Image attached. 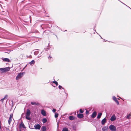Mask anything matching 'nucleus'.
<instances>
[{"label":"nucleus","instance_id":"1","mask_svg":"<svg viewBox=\"0 0 131 131\" xmlns=\"http://www.w3.org/2000/svg\"><path fill=\"white\" fill-rule=\"evenodd\" d=\"M10 68L9 67H7L4 68H0V72H4L8 71L10 70Z\"/></svg>","mask_w":131,"mask_h":131},{"label":"nucleus","instance_id":"38","mask_svg":"<svg viewBox=\"0 0 131 131\" xmlns=\"http://www.w3.org/2000/svg\"><path fill=\"white\" fill-rule=\"evenodd\" d=\"M52 58V57L50 56H49V57H48V58L49 59V58Z\"/></svg>","mask_w":131,"mask_h":131},{"label":"nucleus","instance_id":"19","mask_svg":"<svg viewBox=\"0 0 131 131\" xmlns=\"http://www.w3.org/2000/svg\"><path fill=\"white\" fill-rule=\"evenodd\" d=\"M59 89H63V91L65 92V93L66 94H67L66 92H65L64 88H62V87L61 86L59 85Z\"/></svg>","mask_w":131,"mask_h":131},{"label":"nucleus","instance_id":"20","mask_svg":"<svg viewBox=\"0 0 131 131\" xmlns=\"http://www.w3.org/2000/svg\"><path fill=\"white\" fill-rule=\"evenodd\" d=\"M42 122L43 123H46L47 122V119L45 118H44L42 119Z\"/></svg>","mask_w":131,"mask_h":131},{"label":"nucleus","instance_id":"30","mask_svg":"<svg viewBox=\"0 0 131 131\" xmlns=\"http://www.w3.org/2000/svg\"><path fill=\"white\" fill-rule=\"evenodd\" d=\"M13 114H11L10 115V117H9V118H12L13 117Z\"/></svg>","mask_w":131,"mask_h":131},{"label":"nucleus","instance_id":"37","mask_svg":"<svg viewBox=\"0 0 131 131\" xmlns=\"http://www.w3.org/2000/svg\"><path fill=\"white\" fill-rule=\"evenodd\" d=\"M121 98V97H119L117 99H118L119 100H120Z\"/></svg>","mask_w":131,"mask_h":131},{"label":"nucleus","instance_id":"45","mask_svg":"<svg viewBox=\"0 0 131 131\" xmlns=\"http://www.w3.org/2000/svg\"><path fill=\"white\" fill-rule=\"evenodd\" d=\"M128 7L129 8H130V9H131V8H130V7Z\"/></svg>","mask_w":131,"mask_h":131},{"label":"nucleus","instance_id":"5","mask_svg":"<svg viewBox=\"0 0 131 131\" xmlns=\"http://www.w3.org/2000/svg\"><path fill=\"white\" fill-rule=\"evenodd\" d=\"M116 117L114 115H113L110 118V120L112 122L114 121L116 119Z\"/></svg>","mask_w":131,"mask_h":131},{"label":"nucleus","instance_id":"27","mask_svg":"<svg viewBox=\"0 0 131 131\" xmlns=\"http://www.w3.org/2000/svg\"><path fill=\"white\" fill-rule=\"evenodd\" d=\"M7 95H5L4 97L3 98V99L5 100V99H6L7 98Z\"/></svg>","mask_w":131,"mask_h":131},{"label":"nucleus","instance_id":"10","mask_svg":"<svg viewBox=\"0 0 131 131\" xmlns=\"http://www.w3.org/2000/svg\"><path fill=\"white\" fill-rule=\"evenodd\" d=\"M77 116L78 118H81L84 117L83 115L82 114H77Z\"/></svg>","mask_w":131,"mask_h":131},{"label":"nucleus","instance_id":"36","mask_svg":"<svg viewBox=\"0 0 131 131\" xmlns=\"http://www.w3.org/2000/svg\"><path fill=\"white\" fill-rule=\"evenodd\" d=\"M1 121H0V129H1L2 128H1Z\"/></svg>","mask_w":131,"mask_h":131},{"label":"nucleus","instance_id":"40","mask_svg":"<svg viewBox=\"0 0 131 131\" xmlns=\"http://www.w3.org/2000/svg\"><path fill=\"white\" fill-rule=\"evenodd\" d=\"M129 115H130V116H131V113H130V114H129Z\"/></svg>","mask_w":131,"mask_h":131},{"label":"nucleus","instance_id":"28","mask_svg":"<svg viewBox=\"0 0 131 131\" xmlns=\"http://www.w3.org/2000/svg\"><path fill=\"white\" fill-rule=\"evenodd\" d=\"M10 51H11L10 50H8L6 51V52L8 53H9L10 52Z\"/></svg>","mask_w":131,"mask_h":131},{"label":"nucleus","instance_id":"3","mask_svg":"<svg viewBox=\"0 0 131 131\" xmlns=\"http://www.w3.org/2000/svg\"><path fill=\"white\" fill-rule=\"evenodd\" d=\"M24 72H20V73H18V75L16 77V80H18L19 79H20L23 76Z\"/></svg>","mask_w":131,"mask_h":131},{"label":"nucleus","instance_id":"16","mask_svg":"<svg viewBox=\"0 0 131 131\" xmlns=\"http://www.w3.org/2000/svg\"><path fill=\"white\" fill-rule=\"evenodd\" d=\"M42 130L41 131H46V127L45 126H43L41 128Z\"/></svg>","mask_w":131,"mask_h":131},{"label":"nucleus","instance_id":"2","mask_svg":"<svg viewBox=\"0 0 131 131\" xmlns=\"http://www.w3.org/2000/svg\"><path fill=\"white\" fill-rule=\"evenodd\" d=\"M31 112L30 110L27 109V112L26 113V118L28 120H30L31 118L29 117V116Z\"/></svg>","mask_w":131,"mask_h":131},{"label":"nucleus","instance_id":"41","mask_svg":"<svg viewBox=\"0 0 131 131\" xmlns=\"http://www.w3.org/2000/svg\"><path fill=\"white\" fill-rule=\"evenodd\" d=\"M128 7L129 8H130V9H131V8H130V7Z\"/></svg>","mask_w":131,"mask_h":131},{"label":"nucleus","instance_id":"12","mask_svg":"<svg viewBox=\"0 0 131 131\" xmlns=\"http://www.w3.org/2000/svg\"><path fill=\"white\" fill-rule=\"evenodd\" d=\"M2 60L8 62H10V60L9 59L7 58H2Z\"/></svg>","mask_w":131,"mask_h":131},{"label":"nucleus","instance_id":"7","mask_svg":"<svg viewBox=\"0 0 131 131\" xmlns=\"http://www.w3.org/2000/svg\"><path fill=\"white\" fill-rule=\"evenodd\" d=\"M35 129H40L41 127V126L39 124H37L35 125L34 126Z\"/></svg>","mask_w":131,"mask_h":131},{"label":"nucleus","instance_id":"4","mask_svg":"<svg viewBox=\"0 0 131 131\" xmlns=\"http://www.w3.org/2000/svg\"><path fill=\"white\" fill-rule=\"evenodd\" d=\"M110 129L112 131H116V128L114 125H111L109 127Z\"/></svg>","mask_w":131,"mask_h":131},{"label":"nucleus","instance_id":"26","mask_svg":"<svg viewBox=\"0 0 131 131\" xmlns=\"http://www.w3.org/2000/svg\"><path fill=\"white\" fill-rule=\"evenodd\" d=\"M80 112L81 113H83L84 111L82 109H80L79 110Z\"/></svg>","mask_w":131,"mask_h":131},{"label":"nucleus","instance_id":"8","mask_svg":"<svg viewBox=\"0 0 131 131\" xmlns=\"http://www.w3.org/2000/svg\"><path fill=\"white\" fill-rule=\"evenodd\" d=\"M96 112H94L92 114L91 117L93 118H95L96 115Z\"/></svg>","mask_w":131,"mask_h":131},{"label":"nucleus","instance_id":"29","mask_svg":"<svg viewBox=\"0 0 131 131\" xmlns=\"http://www.w3.org/2000/svg\"><path fill=\"white\" fill-rule=\"evenodd\" d=\"M31 104L32 105H35V104L37 105V104L36 103L32 102H31Z\"/></svg>","mask_w":131,"mask_h":131},{"label":"nucleus","instance_id":"33","mask_svg":"<svg viewBox=\"0 0 131 131\" xmlns=\"http://www.w3.org/2000/svg\"><path fill=\"white\" fill-rule=\"evenodd\" d=\"M89 111H86V114H89Z\"/></svg>","mask_w":131,"mask_h":131},{"label":"nucleus","instance_id":"15","mask_svg":"<svg viewBox=\"0 0 131 131\" xmlns=\"http://www.w3.org/2000/svg\"><path fill=\"white\" fill-rule=\"evenodd\" d=\"M102 115V113H98L97 116V118L98 119L100 118L101 115Z\"/></svg>","mask_w":131,"mask_h":131},{"label":"nucleus","instance_id":"9","mask_svg":"<svg viewBox=\"0 0 131 131\" xmlns=\"http://www.w3.org/2000/svg\"><path fill=\"white\" fill-rule=\"evenodd\" d=\"M108 129V127L107 126H104L102 128V130L103 131H107Z\"/></svg>","mask_w":131,"mask_h":131},{"label":"nucleus","instance_id":"39","mask_svg":"<svg viewBox=\"0 0 131 131\" xmlns=\"http://www.w3.org/2000/svg\"><path fill=\"white\" fill-rule=\"evenodd\" d=\"M40 56L38 55V58H39L40 57Z\"/></svg>","mask_w":131,"mask_h":131},{"label":"nucleus","instance_id":"22","mask_svg":"<svg viewBox=\"0 0 131 131\" xmlns=\"http://www.w3.org/2000/svg\"><path fill=\"white\" fill-rule=\"evenodd\" d=\"M12 121V118H9L8 120V123L9 125L10 124L11 121Z\"/></svg>","mask_w":131,"mask_h":131},{"label":"nucleus","instance_id":"14","mask_svg":"<svg viewBox=\"0 0 131 131\" xmlns=\"http://www.w3.org/2000/svg\"><path fill=\"white\" fill-rule=\"evenodd\" d=\"M35 62V61L34 60H32L30 62L29 64L31 65L32 66L34 64Z\"/></svg>","mask_w":131,"mask_h":131},{"label":"nucleus","instance_id":"6","mask_svg":"<svg viewBox=\"0 0 131 131\" xmlns=\"http://www.w3.org/2000/svg\"><path fill=\"white\" fill-rule=\"evenodd\" d=\"M113 99L116 102L118 105H119V103L118 101L117 100L115 96H113Z\"/></svg>","mask_w":131,"mask_h":131},{"label":"nucleus","instance_id":"11","mask_svg":"<svg viewBox=\"0 0 131 131\" xmlns=\"http://www.w3.org/2000/svg\"><path fill=\"white\" fill-rule=\"evenodd\" d=\"M106 119L105 118L103 119L101 121V123L103 125H104L106 122Z\"/></svg>","mask_w":131,"mask_h":131},{"label":"nucleus","instance_id":"13","mask_svg":"<svg viewBox=\"0 0 131 131\" xmlns=\"http://www.w3.org/2000/svg\"><path fill=\"white\" fill-rule=\"evenodd\" d=\"M41 114L44 116H45L46 115V112L44 110H42L41 111Z\"/></svg>","mask_w":131,"mask_h":131},{"label":"nucleus","instance_id":"34","mask_svg":"<svg viewBox=\"0 0 131 131\" xmlns=\"http://www.w3.org/2000/svg\"><path fill=\"white\" fill-rule=\"evenodd\" d=\"M4 100V99L3 98L2 99H1V101L2 102V103H3V101Z\"/></svg>","mask_w":131,"mask_h":131},{"label":"nucleus","instance_id":"21","mask_svg":"<svg viewBox=\"0 0 131 131\" xmlns=\"http://www.w3.org/2000/svg\"><path fill=\"white\" fill-rule=\"evenodd\" d=\"M62 131H68V129L67 128H64L63 129Z\"/></svg>","mask_w":131,"mask_h":131},{"label":"nucleus","instance_id":"43","mask_svg":"<svg viewBox=\"0 0 131 131\" xmlns=\"http://www.w3.org/2000/svg\"><path fill=\"white\" fill-rule=\"evenodd\" d=\"M128 7L129 8H130V9H131V8H130V7Z\"/></svg>","mask_w":131,"mask_h":131},{"label":"nucleus","instance_id":"18","mask_svg":"<svg viewBox=\"0 0 131 131\" xmlns=\"http://www.w3.org/2000/svg\"><path fill=\"white\" fill-rule=\"evenodd\" d=\"M37 50H39L38 49H36L35 50H36L34 52V54L35 55H37L39 53V51H37Z\"/></svg>","mask_w":131,"mask_h":131},{"label":"nucleus","instance_id":"47","mask_svg":"<svg viewBox=\"0 0 131 131\" xmlns=\"http://www.w3.org/2000/svg\"><path fill=\"white\" fill-rule=\"evenodd\" d=\"M117 96H118V95H117Z\"/></svg>","mask_w":131,"mask_h":131},{"label":"nucleus","instance_id":"31","mask_svg":"<svg viewBox=\"0 0 131 131\" xmlns=\"http://www.w3.org/2000/svg\"><path fill=\"white\" fill-rule=\"evenodd\" d=\"M56 109H54V108H53V109H52V111L53 112H56Z\"/></svg>","mask_w":131,"mask_h":131},{"label":"nucleus","instance_id":"25","mask_svg":"<svg viewBox=\"0 0 131 131\" xmlns=\"http://www.w3.org/2000/svg\"><path fill=\"white\" fill-rule=\"evenodd\" d=\"M53 83L55 84L56 86H57L58 85V83L56 81H54L53 82Z\"/></svg>","mask_w":131,"mask_h":131},{"label":"nucleus","instance_id":"48","mask_svg":"<svg viewBox=\"0 0 131 131\" xmlns=\"http://www.w3.org/2000/svg\"><path fill=\"white\" fill-rule=\"evenodd\" d=\"M101 37V38H102V37Z\"/></svg>","mask_w":131,"mask_h":131},{"label":"nucleus","instance_id":"24","mask_svg":"<svg viewBox=\"0 0 131 131\" xmlns=\"http://www.w3.org/2000/svg\"><path fill=\"white\" fill-rule=\"evenodd\" d=\"M20 126L22 127H23L24 128H25V126H24V124H23L22 123L21 124H20Z\"/></svg>","mask_w":131,"mask_h":131},{"label":"nucleus","instance_id":"35","mask_svg":"<svg viewBox=\"0 0 131 131\" xmlns=\"http://www.w3.org/2000/svg\"><path fill=\"white\" fill-rule=\"evenodd\" d=\"M45 32H49V31L48 30H45Z\"/></svg>","mask_w":131,"mask_h":131},{"label":"nucleus","instance_id":"46","mask_svg":"<svg viewBox=\"0 0 131 131\" xmlns=\"http://www.w3.org/2000/svg\"><path fill=\"white\" fill-rule=\"evenodd\" d=\"M128 7L129 8H130V9H131V8H130V7Z\"/></svg>","mask_w":131,"mask_h":131},{"label":"nucleus","instance_id":"23","mask_svg":"<svg viewBox=\"0 0 131 131\" xmlns=\"http://www.w3.org/2000/svg\"><path fill=\"white\" fill-rule=\"evenodd\" d=\"M58 116V114L57 113H55V114L54 115L55 118H57Z\"/></svg>","mask_w":131,"mask_h":131},{"label":"nucleus","instance_id":"44","mask_svg":"<svg viewBox=\"0 0 131 131\" xmlns=\"http://www.w3.org/2000/svg\"><path fill=\"white\" fill-rule=\"evenodd\" d=\"M128 7L129 8H130V9H131V8H130V7Z\"/></svg>","mask_w":131,"mask_h":131},{"label":"nucleus","instance_id":"42","mask_svg":"<svg viewBox=\"0 0 131 131\" xmlns=\"http://www.w3.org/2000/svg\"><path fill=\"white\" fill-rule=\"evenodd\" d=\"M128 7L129 8H130V9H131V8H130V7Z\"/></svg>","mask_w":131,"mask_h":131},{"label":"nucleus","instance_id":"32","mask_svg":"<svg viewBox=\"0 0 131 131\" xmlns=\"http://www.w3.org/2000/svg\"><path fill=\"white\" fill-rule=\"evenodd\" d=\"M130 115L129 114L127 116V118L129 119L130 118Z\"/></svg>","mask_w":131,"mask_h":131},{"label":"nucleus","instance_id":"17","mask_svg":"<svg viewBox=\"0 0 131 131\" xmlns=\"http://www.w3.org/2000/svg\"><path fill=\"white\" fill-rule=\"evenodd\" d=\"M69 118L70 120H72L74 119L75 117L73 116H69Z\"/></svg>","mask_w":131,"mask_h":131}]
</instances>
